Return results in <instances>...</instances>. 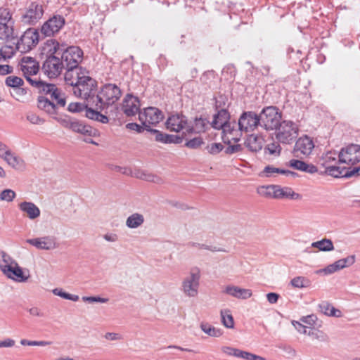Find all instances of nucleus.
<instances>
[{
  "label": "nucleus",
  "instance_id": "obj_51",
  "mask_svg": "<svg viewBox=\"0 0 360 360\" xmlns=\"http://www.w3.org/2000/svg\"><path fill=\"white\" fill-rule=\"evenodd\" d=\"M263 173L265 174L266 176H271L274 174H285L286 172L283 169L274 167L272 166H266L264 169Z\"/></svg>",
  "mask_w": 360,
  "mask_h": 360
},
{
  "label": "nucleus",
  "instance_id": "obj_40",
  "mask_svg": "<svg viewBox=\"0 0 360 360\" xmlns=\"http://www.w3.org/2000/svg\"><path fill=\"white\" fill-rule=\"evenodd\" d=\"M221 317L222 324L228 328H233L234 327L233 318L231 314V311L228 309L221 311Z\"/></svg>",
  "mask_w": 360,
  "mask_h": 360
},
{
  "label": "nucleus",
  "instance_id": "obj_56",
  "mask_svg": "<svg viewBox=\"0 0 360 360\" xmlns=\"http://www.w3.org/2000/svg\"><path fill=\"white\" fill-rule=\"evenodd\" d=\"M209 150L211 153H218L223 149V145L220 143H212L210 146H208Z\"/></svg>",
  "mask_w": 360,
  "mask_h": 360
},
{
  "label": "nucleus",
  "instance_id": "obj_14",
  "mask_svg": "<svg viewBox=\"0 0 360 360\" xmlns=\"http://www.w3.org/2000/svg\"><path fill=\"white\" fill-rule=\"evenodd\" d=\"M89 105H86L85 108L84 105H82L77 102L71 103L68 105V110L73 112H82L84 110L85 115L89 119L95 120L103 123L107 122L108 117L99 112L98 111L95 110Z\"/></svg>",
  "mask_w": 360,
  "mask_h": 360
},
{
  "label": "nucleus",
  "instance_id": "obj_22",
  "mask_svg": "<svg viewBox=\"0 0 360 360\" xmlns=\"http://www.w3.org/2000/svg\"><path fill=\"white\" fill-rule=\"evenodd\" d=\"M26 242L39 250H49L56 248V242L53 237L44 236L27 239Z\"/></svg>",
  "mask_w": 360,
  "mask_h": 360
},
{
  "label": "nucleus",
  "instance_id": "obj_63",
  "mask_svg": "<svg viewBox=\"0 0 360 360\" xmlns=\"http://www.w3.org/2000/svg\"><path fill=\"white\" fill-rule=\"evenodd\" d=\"M20 343L22 345H31V346H34V345H43V342H36V341H28L27 340H22L20 341Z\"/></svg>",
  "mask_w": 360,
  "mask_h": 360
},
{
  "label": "nucleus",
  "instance_id": "obj_62",
  "mask_svg": "<svg viewBox=\"0 0 360 360\" xmlns=\"http://www.w3.org/2000/svg\"><path fill=\"white\" fill-rule=\"evenodd\" d=\"M314 318H315V316L313 315L307 316L302 317L301 319V321H302V322H303L304 323L311 325L312 323L314 322Z\"/></svg>",
  "mask_w": 360,
  "mask_h": 360
},
{
  "label": "nucleus",
  "instance_id": "obj_16",
  "mask_svg": "<svg viewBox=\"0 0 360 360\" xmlns=\"http://www.w3.org/2000/svg\"><path fill=\"white\" fill-rule=\"evenodd\" d=\"M41 91L44 95L48 96V98L51 102L55 103V106L63 107L65 105V98L64 94L54 85L52 84H42Z\"/></svg>",
  "mask_w": 360,
  "mask_h": 360
},
{
  "label": "nucleus",
  "instance_id": "obj_64",
  "mask_svg": "<svg viewBox=\"0 0 360 360\" xmlns=\"http://www.w3.org/2000/svg\"><path fill=\"white\" fill-rule=\"evenodd\" d=\"M11 72V68L8 65H0V74L6 75Z\"/></svg>",
  "mask_w": 360,
  "mask_h": 360
},
{
  "label": "nucleus",
  "instance_id": "obj_19",
  "mask_svg": "<svg viewBox=\"0 0 360 360\" xmlns=\"http://www.w3.org/2000/svg\"><path fill=\"white\" fill-rule=\"evenodd\" d=\"M314 148V143L310 136H300L295 143L294 152L297 157L308 156Z\"/></svg>",
  "mask_w": 360,
  "mask_h": 360
},
{
  "label": "nucleus",
  "instance_id": "obj_17",
  "mask_svg": "<svg viewBox=\"0 0 360 360\" xmlns=\"http://www.w3.org/2000/svg\"><path fill=\"white\" fill-rule=\"evenodd\" d=\"M65 25V20L61 16H53L46 21L41 27V32L46 37L54 35Z\"/></svg>",
  "mask_w": 360,
  "mask_h": 360
},
{
  "label": "nucleus",
  "instance_id": "obj_60",
  "mask_svg": "<svg viewBox=\"0 0 360 360\" xmlns=\"http://www.w3.org/2000/svg\"><path fill=\"white\" fill-rule=\"evenodd\" d=\"M360 175V167H355L352 169L351 171L347 172L345 174V176L350 177L353 176H359Z\"/></svg>",
  "mask_w": 360,
  "mask_h": 360
},
{
  "label": "nucleus",
  "instance_id": "obj_57",
  "mask_svg": "<svg viewBox=\"0 0 360 360\" xmlns=\"http://www.w3.org/2000/svg\"><path fill=\"white\" fill-rule=\"evenodd\" d=\"M84 301H87L89 302H106L108 299L101 298L99 297H83Z\"/></svg>",
  "mask_w": 360,
  "mask_h": 360
},
{
  "label": "nucleus",
  "instance_id": "obj_49",
  "mask_svg": "<svg viewBox=\"0 0 360 360\" xmlns=\"http://www.w3.org/2000/svg\"><path fill=\"white\" fill-rule=\"evenodd\" d=\"M229 103V98L225 95H220L216 98V109L226 108Z\"/></svg>",
  "mask_w": 360,
  "mask_h": 360
},
{
  "label": "nucleus",
  "instance_id": "obj_21",
  "mask_svg": "<svg viewBox=\"0 0 360 360\" xmlns=\"http://www.w3.org/2000/svg\"><path fill=\"white\" fill-rule=\"evenodd\" d=\"M0 156L3 158L9 165L16 169L24 167V162L18 157L11 153L8 148L0 142Z\"/></svg>",
  "mask_w": 360,
  "mask_h": 360
},
{
  "label": "nucleus",
  "instance_id": "obj_1",
  "mask_svg": "<svg viewBox=\"0 0 360 360\" xmlns=\"http://www.w3.org/2000/svg\"><path fill=\"white\" fill-rule=\"evenodd\" d=\"M66 82L73 86V94L84 100L86 105L91 107V99L95 98L96 82L82 68L68 70L65 75Z\"/></svg>",
  "mask_w": 360,
  "mask_h": 360
},
{
  "label": "nucleus",
  "instance_id": "obj_39",
  "mask_svg": "<svg viewBox=\"0 0 360 360\" xmlns=\"http://www.w3.org/2000/svg\"><path fill=\"white\" fill-rule=\"evenodd\" d=\"M143 217L138 213L133 214L127 219V225L129 228H136L143 222Z\"/></svg>",
  "mask_w": 360,
  "mask_h": 360
},
{
  "label": "nucleus",
  "instance_id": "obj_47",
  "mask_svg": "<svg viewBox=\"0 0 360 360\" xmlns=\"http://www.w3.org/2000/svg\"><path fill=\"white\" fill-rule=\"evenodd\" d=\"M15 192L11 189H5L0 193V200L2 201L11 202L15 198Z\"/></svg>",
  "mask_w": 360,
  "mask_h": 360
},
{
  "label": "nucleus",
  "instance_id": "obj_31",
  "mask_svg": "<svg viewBox=\"0 0 360 360\" xmlns=\"http://www.w3.org/2000/svg\"><path fill=\"white\" fill-rule=\"evenodd\" d=\"M22 70L26 75H34L39 70L38 63L33 59L27 58L22 61Z\"/></svg>",
  "mask_w": 360,
  "mask_h": 360
},
{
  "label": "nucleus",
  "instance_id": "obj_59",
  "mask_svg": "<svg viewBox=\"0 0 360 360\" xmlns=\"http://www.w3.org/2000/svg\"><path fill=\"white\" fill-rule=\"evenodd\" d=\"M15 344V341L11 339H6L4 341H0V347H11Z\"/></svg>",
  "mask_w": 360,
  "mask_h": 360
},
{
  "label": "nucleus",
  "instance_id": "obj_9",
  "mask_svg": "<svg viewBox=\"0 0 360 360\" xmlns=\"http://www.w3.org/2000/svg\"><path fill=\"white\" fill-rule=\"evenodd\" d=\"M60 46L63 49L60 58L63 62L64 65L69 68V70L77 69L83 58V52L82 49L77 46H70L65 49L64 46L61 44Z\"/></svg>",
  "mask_w": 360,
  "mask_h": 360
},
{
  "label": "nucleus",
  "instance_id": "obj_37",
  "mask_svg": "<svg viewBox=\"0 0 360 360\" xmlns=\"http://www.w3.org/2000/svg\"><path fill=\"white\" fill-rule=\"evenodd\" d=\"M39 108L50 114L54 113L56 112L55 103L51 102L46 95L40 98L39 101Z\"/></svg>",
  "mask_w": 360,
  "mask_h": 360
},
{
  "label": "nucleus",
  "instance_id": "obj_50",
  "mask_svg": "<svg viewBox=\"0 0 360 360\" xmlns=\"http://www.w3.org/2000/svg\"><path fill=\"white\" fill-rule=\"evenodd\" d=\"M202 140L200 136H195L193 139L186 142L185 146L189 148H197L202 144Z\"/></svg>",
  "mask_w": 360,
  "mask_h": 360
},
{
  "label": "nucleus",
  "instance_id": "obj_46",
  "mask_svg": "<svg viewBox=\"0 0 360 360\" xmlns=\"http://www.w3.org/2000/svg\"><path fill=\"white\" fill-rule=\"evenodd\" d=\"M53 293L54 295L60 296L64 299L72 300L75 302H76L79 300L78 295L67 293L65 292H63L61 289H59V288L53 289Z\"/></svg>",
  "mask_w": 360,
  "mask_h": 360
},
{
  "label": "nucleus",
  "instance_id": "obj_10",
  "mask_svg": "<svg viewBox=\"0 0 360 360\" xmlns=\"http://www.w3.org/2000/svg\"><path fill=\"white\" fill-rule=\"evenodd\" d=\"M257 193L267 198H293L295 193L290 188H281L277 185L262 186L257 188Z\"/></svg>",
  "mask_w": 360,
  "mask_h": 360
},
{
  "label": "nucleus",
  "instance_id": "obj_42",
  "mask_svg": "<svg viewBox=\"0 0 360 360\" xmlns=\"http://www.w3.org/2000/svg\"><path fill=\"white\" fill-rule=\"evenodd\" d=\"M200 328L204 333L212 337H219L222 334L220 329L216 328L209 323H202L200 325Z\"/></svg>",
  "mask_w": 360,
  "mask_h": 360
},
{
  "label": "nucleus",
  "instance_id": "obj_45",
  "mask_svg": "<svg viewBox=\"0 0 360 360\" xmlns=\"http://www.w3.org/2000/svg\"><path fill=\"white\" fill-rule=\"evenodd\" d=\"M281 148L278 142H272L269 143L265 148V153L272 155H279Z\"/></svg>",
  "mask_w": 360,
  "mask_h": 360
},
{
  "label": "nucleus",
  "instance_id": "obj_33",
  "mask_svg": "<svg viewBox=\"0 0 360 360\" xmlns=\"http://www.w3.org/2000/svg\"><path fill=\"white\" fill-rule=\"evenodd\" d=\"M281 134H292L298 132V128L296 124L292 121H283L277 129Z\"/></svg>",
  "mask_w": 360,
  "mask_h": 360
},
{
  "label": "nucleus",
  "instance_id": "obj_18",
  "mask_svg": "<svg viewBox=\"0 0 360 360\" xmlns=\"http://www.w3.org/2000/svg\"><path fill=\"white\" fill-rule=\"evenodd\" d=\"M199 278L200 271L198 269H192L190 276L183 283L184 291L187 295L194 297L198 294Z\"/></svg>",
  "mask_w": 360,
  "mask_h": 360
},
{
  "label": "nucleus",
  "instance_id": "obj_55",
  "mask_svg": "<svg viewBox=\"0 0 360 360\" xmlns=\"http://www.w3.org/2000/svg\"><path fill=\"white\" fill-rule=\"evenodd\" d=\"M338 271L336 268L335 267L334 264H330L327 266L326 268L320 269L316 271L317 274L323 273L324 274H331L335 272Z\"/></svg>",
  "mask_w": 360,
  "mask_h": 360
},
{
  "label": "nucleus",
  "instance_id": "obj_6",
  "mask_svg": "<svg viewBox=\"0 0 360 360\" xmlns=\"http://www.w3.org/2000/svg\"><path fill=\"white\" fill-rule=\"evenodd\" d=\"M259 116L252 112L243 113L238 120V131L240 134L261 133Z\"/></svg>",
  "mask_w": 360,
  "mask_h": 360
},
{
  "label": "nucleus",
  "instance_id": "obj_25",
  "mask_svg": "<svg viewBox=\"0 0 360 360\" xmlns=\"http://www.w3.org/2000/svg\"><path fill=\"white\" fill-rule=\"evenodd\" d=\"M207 124L205 119L197 117L193 120L187 122L186 129L184 134H202L205 131Z\"/></svg>",
  "mask_w": 360,
  "mask_h": 360
},
{
  "label": "nucleus",
  "instance_id": "obj_32",
  "mask_svg": "<svg viewBox=\"0 0 360 360\" xmlns=\"http://www.w3.org/2000/svg\"><path fill=\"white\" fill-rule=\"evenodd\" d=\"M290 166L295 169L307 172L311 174L317 172V168L313 165H308L303 161L299 160H291Z\"/></svg>",
  "mask_w": 360,
  "mask_h": 360
},
{
  "label": "nucleus",
  "instance_id": "obj_54",
  "mask_svg": "<svg viewBox=\"0 0 360 360\" xmlns=\"http://www.w3.org/2000/svg\"><path fill=\"white\" fill-rule=\"evenodd\" d=\"M292 324L300 333L310 335V330L308 331V329H309V328L304 326L303 324L298 321H292Z\"/></svg>",
  "mask_w": 360,
  "mask_h": 360
},
{
  "label": "nucleus",
  "instance_id": "obj_13",
  "mask_svg": "<svg viewBox=\"0 0 360 360\" xmlns=\"http://www.w3.org/2000/svg\"><path fill=\"white\" fill-rule=\"evenodd\" d=\"M11 15L8 11L0 9V39L12 40L13 39V28L11 23Z\"/></svg>",
  "mask_w": 360,
  "mask_h": 360
},
{
  "label": "nucleus",
  "instance_id": "obj_53",
  "mask_svg": "<svg viewBox=\"0 0 360 360\" xmlns=\"http://www.w3.org/2000/svg\"><path fill=\"white\" fill-rule=\"evenodd\" d=\"M323 311L326 314L332 316H340L341 313L340 310L335 309L334 307L330 304L323 306Z\"/></svg>",
  "mask_w": 360,
  "mask_h": 360
},
{
  "label": "nucleus",
  "instance_id": "obj_52",
  "mask_svg": "<svg viewBox=\"0 0 360 360\" xmlns=\"http://www.w3.org/2000/svg\"><path fill=\"white\" fill-rule=\"evenodd\" d=\"M7 85L12 87H18L22 84V80L16 76H10L6 78Z\"/></svg>",
  "mask_w": 360,
  "mask_h": 360
},
{
  "label": "nucleus",
  "instance_id": "obj_3",
  "mask_svg": "<svg viewBox=\"0 0 360 360\" xmlns=\"http://www.w3.org/2000/svg\"><path fill=\"white\" fill-rule=\"evenodd\" d=\"M122 92L115 84H107L102 86L98 91L95 98L91 99V107L95 110H104L114 105L121 97Z\"/></svg>",
  "mask_w": 360,
  "mask_h": 360
},
{
  "label": "nucleus",
  "instance_id": "obj_41",
  "mask_svg": "<svg viewBox=\"0 0 360 360\" xmlns=\"http://www.w3.org/2000/svg\"><path fill=\"white\" fill-rule=\"evenodd\" d=\"M290 284L295 288H307L310 285V281L304 276H297L290 281Z\"/></svg>",
  "mask_w": 360,
  "mask_h": 360
},
{
  "label": "nucleus",
  "instance_id": "obj_11",
  "mask_svg": "<svg viewBox=\"0 0 360 360\" xmlns=\"http://www.w3.org/2000/svg\"><path fill=\"white\" fill-rule=\"evenodd\" d=\"M211 125L216 129L221 130L224 134L234 132L230 122V114L226 108L217 110L212 116Z\"/></svg>",
  "mask_w": 360,
  "mask_h": 360
},
{
  "label": "nucleus",
  "instance_id": "obj_15",
  "mask_svg": "<svg viewBox=\"0 0 360 360\" xmlns=\"http://www.w3.org/2000/svg\"><path fill=\"white\" fill-rule=\"evenodd\" d=\"M42 6L36 3L28 5L23 11L22 19L25 23L34 24L39 20L43 15Z\"/></svg>",
  "mask_w": 360,
  "mask_h": 360
},
{
  "label": "nucleus",
  "instance_id": "obj_5",
  "mask_svg": "<svg viewBox=\"0 0 360 360\" xmlns=\"http://www.w3.org/2000/svg\"><path fill=\"white\" fill-rule=\"evenodd\" d=\"M0 268L4 275L16 282H25L30 277L28 271H23L15 262L11 261L8 257L4 255Z\"/></svg>",
  "mask_w": 360,
  "mask_h": 360
},
{
  "label": "nucleus",
  "instance_id": "obj_34",
  "mask_svg": "<svg viewBox=\"0 0 360 360\" xmlns=\"http://www.w3.org/2000/svg\"><path fill=\"white\" fill-rule=\"evenodd\" d=\"M69 127L72 129V132L73 133H79V134H94L93 129L89 126H84L82 124L70 121L69 123Z\"/></svg>",
  "mask_w": 360,
  "mask_h": 360
},
{
  "label": "nucleus",
  "instance_id": "obj_12",
  "mask_svg": "<svg viewBox=\"0 0 360 360\" xmlns=\"http://www.w3.org/2000/svg\"><path fill=\"white\" fill-rule=\"evenodd\" d=\"M39 40V33L34 28L27 29L18 39L16 47L21 52H27L37 46Z\"/></svg>",
  "mask_w": 360,
  "mask_h": 360
},
{
  "label": "nucleus",
  "instance_id": "obj_23",
  "mask_svg": "<svg viewBox=\"0 0 360 360\" xmlns=\"http://www.w3.org/2000/svg\"><path fill=\"white\" fill-rule=\"evenodd\" d=\"M186 125L187 120L186 118L178 115L171 116L167 122V129L171 131L176 133L182 131V133L184 134V131L186 129Z\"/></svg>",
  "mask_w": 360,
  "mask_h": 360
},
{
  "label": "nucleus",
  "instance_id": "obj_43",
  "mask_svg": "<svg viewBox=\"0 0 360 360\" xmlns=\"http://www.w3.org/2000/svg\"><path fill=\"white\" fill-rule=\"evenodd\" d=\"M355 262V257L354 255L349 256L346 258L340 259L333 263L337 271L344 269L347 266L353 264Z\"/></svg>",
  "mask_w": 360,
  "mask_h": 360
},
{
  "label": "nucleus",
  "instance_id": "obj_7",
  "mask_svg": "<svg viewBox=\"0 0 360 360\" xmlns=\"http://www.w3.org/2000/svg\"><path fill=\"white\" fill-rule=\"evenodd\" d=\"M338 156L339 163L354 166L360 162V145L348 144L340 149Z\"/></svg>",
  "mask_w": 360,
  "mask_h": 360
},
{
  "label": "nucleus",
  "instance_id": "obj_4",
  "mask_svg": "<svg viewBox=\"0 0 360 360\" xmlns=\"http://www.w3.org/2000/svg\"><path fill=\"white\" fill-rule=\"evenodd\" d=\"M258 116L260 127L264 129L266 132L276 131L282 118L281 112L274 106L264 108Z\"/></svg>",
  "mask_w": 360,
  "mask_h": 360
},
{
  "label": "nucleus",
  "instance_id": "obj_20",
  "mask_svg": "<svg viewBox=\"0 0 360 360\" xmlns=\"http://www.w3.org/2000/svg\"><path fill=\"white\" fill-rule=\"evenodd\" d=\"M141 104L139 98L131 94H127L122 103V110L127 117L135 115L140 108Z\"/></svg>",
  "mask_w": 360,
  "mask_h": 360
},
{
  "label": "nucleus",
  "instance_id": "obj_30",
  "mask_svg": "<svg viewBox=\"0 0 360 360\" xmlns=\"http://www.w3.org/2000/svg\"><path fill=\"white\" fill-rule=\"evenodd\" d=\"M263 136H246L244 139L245 146L251 151L257 152L262 148Z\"/></svg>",
  "mask_w": 360,
  "mask_h": 360
},
{
  "label": "nucleus",
  "instance_id": "obj_44",
  "mask_svg": "<svg viewBox=\"0 0 360 360\" xmlns=\"http://www.w3.org/2000/svg\"><path fill=\"white\" fill-rule=\"evenodd\" d=\"M184 136H155V141L164 144H179L183 142Z\"/></svg>",
  "mask_w": 360,
  "mask_h": 360
},
{
  "label": "nucleus",
  "instance_id": "obj_35",
  "mask_svg": "<svg viewBox=\"0 0 360 360\" xmlns=\"http://www.w3.org/2000/svg\"><path fill=\"white\" fill-rule=\"evenodd\" d=\"M321 161V165L326 169L337 162V153L333 150L327 151L323 154Z\"/></svg>",
  "mask_w": 360,
  "mask_h": 360
},
{
  "label": "nucleus",
  "instance_id": "obj_28",
  "mask_svg": "<svg viewBox=\"0 0 360 360\" xmlns=\"http://www.w3.org/2000/svg\"><path fill=\"white\" fill-rule=\"evenodd\" d=\"M19 207L30 219H34L40 215L39 209L32 202H22L19 204Z\"/></svg>",
  "mask_w": 360,
  "mask_h": 360
},
{
  "label": "nucleus",
  "instance_id": "obj_36",
  "mask_svg": "<svg viewBox=\"0 0 360 360\" xmlns=\"http://www.w3.org/2000/svg\"><path fill=\"white\" fill-rule=\"evenodd\" d=\"M125 128L129 133L132 134H147L150 133V129L146 128V127L142 124L141 122L140 124L138 123H134L130 122L127 123L125 126Z\"/></svg>",
  "mask_w": 360,
  "mask_h": 360
},
{
  "label": "nucleus",
  "instance_id": "obj_2",
  "mask_svg": "<svg viewBox=\"0 0 360 360\" xmlns=\"http://www.w3.org/2000/svg\"><path fill=\"white\" fill-rule=\"evenodd\" d=\"M63 49L60 44L54 40L47 41L42 49V54L46 57L43 70L49 77L58 76L64 68L60 56Z\"/></svg>",
  "mask_w": 360,
  "mask_h": 360
},
{
  "label": "nucleus",
  "instance_id": "obj_48",
  "mask_svg": "<svg viewBox=\"0 0 360 360\" xmlns=\"http://www.w3.org/2000/svg\"><path fill=\"white\" fill-rule=\"evenodd\" d=\"M326 172L334 176V177H340V176H345V174H343V171L340 169V167H336L335 165H332L328 168L326 169Z\"/></svg>",
  "mask_w": 360,
  "mask_h": 360
},
{
  "label": "nucleus",
  "instance_id": "obj_24",
  "mask_svg": "<svg viewBox=\"0 0 360 360\" xmlns=\"http://www.w3.org/2000/svg\"><path fill=\"white\" fill-rule=\"evenodd\" d=\"M223 352L229 356H233L245 360H266L262 356L230 347H224Z\"/></svg>",
  "mask_w": 360,
  "mask_h": 360
},
{
  "label": "nucleus",
  "instance_id": "obj_26",
  "mask_svg": "<svg viewBox=\"0 0 360 360\" xmlns=\"http://www.w3.org/2000/svg\"><path fill=\"white\" fill-rule=\"evenodd\" d=\"M223 292L238 299H248L252 295L251 290L231 285L226 286Z\"/></svg>",
  "mask_w": 360,
  "mask_h": 360
},
{
  "label": "nucleus",
  "instance_id": "obj_8",
  "mask_svg": "<svg viewBox=\"0 0 360 360\" xmlns=\"http://www.w3.org/2000/svg\"><path fill=\"white\" fill-rule=\"evenodd\" d=\"M163 115L156 108L149 107L143 109L139 113V120L146 128L150 129V133L155 132L153 129L158 123L162 121Z\"/></svg>",
  "mask_w": 360,
  "mask_h": 360
},
{
  "label": "nucleus",
  "instance_id": "obj_58",
  "mask_svg": "<svg viewBox=\"0 0 360 360\" xmlns=\"http://www.w3.org/2000/svg\"><path fill=\"white\" fill-rule=\"evenodd\" d=\"M279 295L277 293L275 292H269L266 295V298L269 302L271 304H274L278 302Z\"/></svg>",
  "mask_w": 360,
  "mask_h": 360
},
{
  "label": "nucleus",
  "instance_id": "obj_38",
  "mask_svg": "<svg viewBox=\"0 0 360 360\" xmlns=\"http://www.w3.org/2000/svg\"><path fill=\"white\" fill-rule=\"evenodd\" d=\"M313 248H318L320 251H331L334 249L333 242L330 239H322L311 244Z\"/></svg>",
  "mask_w": 360,
  "mask_h": 360
},
{
  "label": "nucleus",
  "instance_id": "obj_29",
  "mask_svg": "<svg viewBox=\"0 0 360 360\" xmlns=\"http://www.w3.org/2000/svg\"><path fill=\"white\" fill-rule=\"evenodd\" d=\"M222 139L223 142L227 145L225 149L226 153L232 154L242 150V144L238 143L240 141L239 138L232 137L230 139V136H222Z\"/></svg>",
  "mask_w": 360,
  "mask_h": 360
},
{
  "label": "nucleus",
  "instance_id": "obj_27",
  "mask_svg": "<svg viewBox=\"0 0 360 360\" xmlns=\"http://www.w3.org/2000/svg\"><path fill=\"white\" fill-rule=\"evenodd\" d=\"M133 177H136L137 179H140L142 180H145L147 181L154 182V183H160L162 181L161 177L159 176L148 172L146 170H143L139 168H134L133 169Z\"/></svg>",
  "mask_w": 360,
  "mask_h": 360
},
{
  "label": "nucleus",
  "instance_id": "obj_61",
  "mask_svg": "<svg viewBox=\"0 0 360 360\" xmlns=\"http://www.w3.org/2000/svg\"><path fill=\"white\" fill-rule=\"evenodd\" d=\"M105 338L109 340H116L120 339V336L118 333H107L105 335Z\"/></svg>",
  "mask_w": 360,
  "mask_h": 360
}]
</instances>
